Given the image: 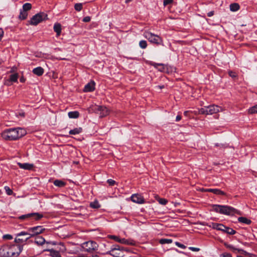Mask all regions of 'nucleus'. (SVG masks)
<instances>
[{
	"label": "nucleus",
	"mask_w": 257,
	"mask_h": 257,
	"mask_svg": "<svg viewBox=\"0 0 257 257\" xmlns=\"http://www.w3.org/2000/svg\"><path fill=\"white\" fill-rule=\"evenodd\" d=\"M213 209L217 213L228 215L237 213V210L235 208L226 205H214Z\"/></svg>",
	"instance_id": "1"
},
{
	"label": "nucleus",
	"mask_w": 257,
	"mask_h": 257,
	"mask_svg": "<svg viewBox=\"0 0 257 257\" xmlns=\"http://www.w3.org/2000/svg\"><path fill=\"white\" fill-rule=\"evenodd\" d=\"M16 248L15 245L7 244L0 249V253L3 257H14Z\"/></svg>",
	"instance_id": "2"
},
{
	"label": "nucleus",
	"mask_w": 257,
	"mask_h": 257,
	"mask_svg": "<svg viewBox=\"0 0 257 257\" xmlns=\"http://www.w3.org/2000/svg\"><path fill=\"white\" fill-rule=\"evenodd\" d=\"M144 36L151 43L157 45H163V40L158 35H155L149 32H145Z\"/></svg>",
	"instance_id": "3"
},
{
	"label": "nucleus",
	"mask_w": 257,
	"mask_h": 257,
	"mask_svg": "<svg viewBox=\"0 0 257 257\" xmlns=\"http://www.w3.org/2000/svg\"><path fill=\"white\" fill-rule=\"evenodd\" d=\"M91 110L100 115V117H104L109 113L108 109L104 106L92 105L89 108V111Z\"/></svg>",
	"instance_id": "4"
},
{
	"label": "nucleus",
	"mask_w": 257,
	"mask_h": 257,
	"mask_svg": "<svg viewBox=\"0 0 257 257\" xmlns=\"http://www.w3.org/2000/svg\"><path fill=\"white\" fill-rule=\"evenodd\" d=\"M2 137L6 140L14 141L16 140V128H12L5 130L2 133Z\"/></svg>",
	"instance_id": "5"
},
{
	"label": "nucleus",
	"mask_w": 257,
	"mask_h": 257,
	"mask_svg": "<svg viewBox=\"0 0 257 257\" xmlns=\"http://www.w3.org/2000/svg\"><path fill=\"white\" fill-rule=\"evenodd\" d=\"M45 230V228H43L41 226H37L33 227H31L29 229V233L25 232H21L20 233L17 234V236L21 235H30L31 237L35 235L41 233Z\"/></svg>",
	"instance_id": "6"
},
{
	"label": "nucleus",
	"mask_w": 257,
	"mask_h": 257,
	"mask_svg": "<svg viewBox=\"0 0 257 257\" xmlns=\"http://www.w3.org/2000/svg\"><path fill=\"white\" fill-rule=\"evenodd\" d=\"M125 250L124 247L119 245L115 244L111 246L110 250L107 253L114 257H121L122 256L123 251Z\"/></svg>",
	"instance_id": "7"
},
{
	"label": "nucleus",
	"mask_w": 257,
	"mask_h": 257,
	"mask_svg": "<svg viewBox=\"0 0 257 257\" xmlns=\"http://www.w3.org/2000/svg\"><path fill=\"white\" fill-rule=\"evenodd\" d=\"M47 15L44 13H38L32 17L29 21L30 25L36 26L40 22L47 19Z\"/></svg>",
	"instance_id": "8"
},
{
	"label": "nucleus",
	"mask_w": 257,
	"mask_h": 257,
	"mask_svg": "<svg viewBox=\"0 0 257 257\" xmlns=\"http://www.w3.org/2000/svg\"><path fill=\"white\" fill-rule=\"evenodd\" d=\"M81 246L84 251L92 252L97 249L98 244L95 241L90 240L82 243Z\"/></svg>",
	"instance_id": "9"
},
{
	"label": "nucleus",
	"mask_w": 257,
	"mask_h": 257,
	"mask_svg": "<svg viewBox=\"0 0 257 257\" xmlns=\"http://www.w3.org/2000/svg\"><path fill=\"white\" fill-rule=\"evenodd\" d=\"M207 107L208 114H213L223 111V109L218 105L213 104Z\"/></svg>",
	"instance_id": "10"
},
{
	"label": "nucleus",
	"mask_w": 257,
	"mask_h": 257,
	"mask_svg": "<svg viewBox=\"0 0 257 257\" xmlns=\"http://www.w3.org/2000/svg\"><path fill=\"white\" fill-rule=\"evenodd\" d=\"M131 200L133 202L139 204H143L145 202L143 197L139 194H133L131 196Z\"/></svg>",
	"instance_id": "11"
},
{
	"label": "nucleus",
	"mask_w": 257,
	"mask_h": 257,
	"mask_svg": "<svg viewBox=\"0 0 257 257\" xmlns=\"http://www.w3.org/2000/svg\"><path fill=\"white\" fill-rule=\"evenodd\" d=\"M151 65L153 66L155 68L158 69L159 71L163 72H165L166 69H167V67L162 63H151Z\"/></svg>",
	"instance_id": "12"
},
{
	"label": "nucleus",
	"mask_w": 257,
	"mask_h": 257,
	"mask_svg": "<svg viewBox=\"0 0 257 257\" xmlns=\"http://www.w3.org/2000/svg\"><path fill=\"white\" fill-rule=\"evenodd\" d=\"M95 89V82L93 81L87 83L84 87L83 91L84 92H91Z\"/></svg>",
	"instance_id": "13"
},
{
	"label": "nucleus",
	"mask_w": 257,
	"mask_h": 257,
	"mask_svg": "<svg viewBox=\"0 0 257 257\" xmlns=\"http://www.w3.org/2000/svg\"><path fill=\"white\" fill-rule=\"evenodd\" d=\"M224 245L227 248L230 249V250H231L232 251H233L234 252L237 251L238 252H240L242 253H244V254L246 253V252L244 250H243V249L236 248L235 247H234L233 245L229 244L226 242H224Z\"/></svg>",
	"instance_id": "14"
},
{
	"label": "nucleus",
	"mask_w": 257,
	"mask_h": 257,
	"mask_svg": "<svg viewBox=\"0 0 257 257\" xmlns=\"http://www.w3.org/2000/svg\"><path fill=\"white\" fill-rule=\"evenodd\" d=\"M204 191H206V192H212L216 195H226V193L224 192H223L219 189H207L204 190Z\"/></svg>",
	"instance_id": "15"
},
{
	"label": "nucleus",
	"mask_w": 257,
	"mask_h": 257,
	"mask_svg": "<svg viewBox=\"0 0 257 257\" xmlns=\"http://www.w3.org/2000/svg\"><path fill=\"white\" fill-rule=\"evenodd\" d=\"M17 164L20 166V167L22 169L30 170L33 167V165L29 164V163H18Z\"/></svg>",
	"instance_id": "16"
},
{
	"label": "nucleus",
	"mask_w": 257,
	"mask_h": 257,
	"mask_svg": "<svg viewBox=\"0 0 257 257\" xmlns=\"http://www.w3.org/2000/svg\"><path fill=\"white\" fill-rule=\"evenodd\" d=\"M26 134L27 132L25 129L22 127H17V139L24 137Z\"/></svg>",
	"instance_id": "17"
},
{
	"label": "nucleus",
	"mask_w": 257,
	"mask_h": 257,
	"mask_svg": "<svg viewBox=\"0 0 257 257\" xmlns=\"http://www.w3.org/2000/svg\"><path fill=\"white\" fill-rule=\"evenodd\" d=\"M44 70L41 67H38L33 70V72L35 75L41 76L44 73Z\"/></svg>",
	"instance_id": "18"
},
{
	"label": "nucleus",
	"mask_w": 257,
	"mask_h": 257,
	"mask_svg": "<svg viewBox=\"0 0 257 257\" xmlns=\"http://www.w3.org/2000/svg\"><path fill=\"white\" fill-rule=\"evenodd\" d=\"M209 227H211L213 229H216L218 230H223L222 228H224V225L222 224H218L216 223H211V224L208 225Z\"/></svg>",
	"instance_id": "19"
},
{
	"label": "nucleus",
	"mask_w": 257,
	"mask_h": 257,
	"mask_svg": "<svg viewBox=\"0 0 257 257\" xmlns=\"http://www.w3.org/2000/svg\"><path fill=\"white\" fill-rule=\"evenodd\" d=\"M118 242L127 245H135V241L134 240H128L125 238H120V240H118Z\"/></svg>",
	"instance_id": "20"
},
{
	"label": "nucleus",
	"mask_w": 257,
	"mask_h": 257,
	"mask_svg": "<svg viewBox=\"0 0 257 257\" xmlns=\"http://www.w3.org/2000/svg\"><path fill=\"white\" fill-rule=\"evenodd\" d=\"M223 230L221 231H223L228 234L233 235L235 234L236 231L232 228L224 226V228H222Z\"/></svg>",
	"instance_id": "21"
},
{
	"label": "nucleus",
	"mask_w": 257,
	"mask_h": 257,
	"mask_svg": "<svg viewBox=\"0 0 257 257\" xmlns=\"http://www.w3.org/2000/svg\"><path fill=\"white\" fill-rule=\"evenodd\" d=\"M35 242L38 245H42L45 242V240L42 236H38L35 238Z\"/></svg>",
	"instance_id": "22"
},
{
	"label": "nucleus",
	"mask_w": 257,
	"mask_h": 257,
	"mask_svg": "<svg viewBox=\"0 0 257 257\" xmlns=\"http://www.w3.org/2000/svg\"><path fill=\"white\" fill-rule=\"evenodd\" d=\"M43 217L42 214L39 213H30V217H33L35 220H39Z\"/></svg>",
	"instance_id": "23"
},
{
	"label": "nucleus",
	"mask_w": 257,
	"mask_h": 257,
	"mask_svg": "<svg viewBox=\"0 0 257 257\" xmlns=\"http://www.w3.org/2000/svg\"><path fill=\"white\" fill-rule=\"evenodd\" d=\"M54 30L56 33L57 36H59L61 32V26L60 24H55L54 26Z\"/></svg>",
	"instance_id": "24"
},
{
	"label": "nucleus",
	"mask_w": 257,
	"mask_h": 257,
	"mask_svg": "<svg viewBox=\"0 0 257 257\" xmlns=\"http://www.w3.org/2000/svg\"><path fill=\"white\" fill-rule=\"evenodd\" d=\"M238 221L242 223H244L246 224H250L251 222L250 219H247L244 217H239L238 218Z\"/></svg>",
	"instance_id": "25"
},
{
	"label": "nucleus",
	"mask_w": 257,
	"mask_h": 257,
	"mask_svg": "<svg viewBox=\"0 0 257 257\" xmlns=\"http://www.w3.org/2000/svg\"><path fill=\"white\" fill-rule=\"evenodd\" d=\"M28 17V12L26 11H24L23 10H20V15L19 16V19L21 20H24L27 19Z\"/></svg>",
	"instance_id": "26"
},
{
	"label": "nucleus",
	"mask_w": 257,
	"mask_h": 257,
	"mask_svg": "<svg viewBox=\"0 0 257 257\" xmlns=\"http://www.w3.org/2000/svg\"><path fill=\"white\" fill-rule=\"evenodd\" d=\"M68 116L71 118H77L79 116V113L77 111H70L68 113Z\"/></svg>",
	"instance_id": "27"
},
{
	"label": "nucleus",
	"mask_w": 257,
	"mask_h": 257,
	"mask_svg": "<svg viewBox=\"0 0 257 257\" xmlns=\"http://www.w3.org/2000/svg\"><path fill=\"white\" fill-rule=\"evenodd\" d=\"M82 131V128L80 127H76L69 131L70 135H77L81 133Z\"/></svg>",
	"instance_id": "28"
},
{
	"label": "nucleus",
	"mask_w": 257,
	"mask_h": 257,
	"mask_svg": "<svg viewBox=\"0 0 257 257\" xmlns=\"http://www.w3.org/2000/svg\"><path fill=\"white\" fill-rule=\"evenodd\" d=\"M239 5L237 3H233L230 5V10L232 12H235L239 9Z\"/></svg>",
	"instance_id": "29"
},
{
	"label": "nucleus",
	"mask_w": 257,
	"mask_h": 257,
	"mask_svg": "<svg viewBox=\"0 0 257 257\" xmlns=\"http://www.w3.org/2000/svg\"><path fill=\"white\" fill-rule=\"evenodd\" d=\"M54 184L59 187H63L65 185V183L60 180H56L54 181Z\"/></svg>",
	"instance_id": "30"
},
{
	"label": "nucleus",
	"mask_w": 257,
	"mask_h": 257,
	"mask_svg": "<svg viewBox=\"0 0 257 257\" xmlns=\"http://www.w3.org/2000/svg\"><path fill=\"white\" fill-rule=\"evenodd\" d=\"M90 206L92 208L97 209L100 207V205L98 201L95 200L90 203Z\"/></svg>",
	"instance_id": "31"
},
{
	"label": "nucleus",
	"mask_w": 257,
	"mask_h": 257,
	"mask_svg": "<svg viewBox=\"0 0 257 257\" xmlns=\"http://www.w3.org/2000/svg\"><path fill=\"white\" fill-rule=\"evenodd\" d=\"M50 255L52 257H61L59 251L51 249L50 250Z\"/></svg>",
	"instance_id": "32"
},
{
	"label": "nucleus",
	"mask_w": 257,
	"mask_h": 257,
	"mask_svg": "<svg viewBox=\"0 0 257 257\" xmlns=\"http://www.w3.org/2000/svg\"><path fill=\"white\" fill-rule=\"evenodd\" d=\"M159 242L162 244H169L172 242V239H167V238H163L159 240Z\"/></svg>",
	"instance_id": "33"
},
{
	"label": "nucleus",
	"mask_w": 257,
	"mask_h": 257,
	"mask_svg": "<svg viewBox=\"0 0 257 257\" xmlns=\"http://www.w3.org/2000/svg\"><path fill=\"white\" fill-rule=\"evenodd\" d=\"M32 8V5L30 3H26L23 6L22 10L24 11L28 12Z\"/></svg>",
	"instance_id": "34"
},
{
	"label": "nucleus",
	"mask_w": 257,
	"mask_h": 257,
	"mask_svg": "<svg viewBox=\"0 0 257 257\" xmlns=\"http://www.w3.org/2000/svg\"><path fill=\"white\" fill-rule=\"evenodd\" d=\"M248 112L250 114L257 113V104L253 106L252 107L248 109Z\"/></svg>",
	"instance_id": "35"
},
{
	"label": "nucleus",
	"mask_w": 257,
	"mask_h": 257,
	"mask_svg": "<svg viewBox=\"0 0 257 257\" xmlns=\"http://www.w3.org/2000/svg\"><path fill=\"white\" fill-rule=\"evenodd\" d=\"M207 111L208 110L207 106H204V107L201 108L200 109H199V113L202 114L208 115Z\"/></svg>",
	"instance_id": "36"
},
{
	"label": "nucleus",
	"mask_w": 257,
	"mask_h": 257,
	"mask_svg": "<svg viewBox=\"0 0 257 257\" xmlns=\"http://www.w3.org/2000/svg\"><path fill=\"white\" fill-rule=\"evenodd\" d=\"M74 9L76 11L80 12L82 9V4L77 3L74 5Z\"/></svg>",
	"instance_id": "37"
},
{
	"label": "nucleus",
	"mask_w": 257,
	"mask_h": 257,
	"mask_svg": "<svg viewBox=\"0 0 257 257\" xmlns=\"http://www.w3.org/2000/svg\"><path fill=\"white\" fill-rule=\"evenodd\" d=\"M140 47L142 49H145L147 47V43L145 40H142L139 43Z\"/></svg>",
	"instance_id": "38"
},
{
	"label": "nucleus",
	"mask_w": 257,
	"mask_h": 257,
	"mask_svg": "<svg viewBox=\"0 0 257 257\" xmlns=\"http://www.w3.org/2000/svg\"><path fill=\"white\" fill-rule=\"evenodd\" d=\"M165 66L168 67L167 69H166L165 73H171L175 70V68H173V67H171L168 65H165Z\"/></svg>",
	"instance_id": "39"
},
{
	"label": "nucleus",
	"mask_w": 257,
	"mask_h": 257,
	"mask_svg": "<svg viewBox=\"0 0 257 257\" xmlns=\"http://www.w3.org/2000/svg\"><path fill=\"white\" fill-rule=\"evenodd\" d=\"M26 236L22 238H19L17 239V243L19 242H23L27 241L29 238L31 237L30 235H26Z\"/></svg>",
	"instance_id": "40"
},
{
	"label": "nucleus",
	"mask_w": 257,
	"mask_h": 257,
	"mask_svg": "<svg viewBox=\"0 0 257 257\" xmlns=\"http://www.w3.org/2000/svg\"><path fill=\"white\" fill-rule=\"evenodd\" d=\"M108 238L113 239L118 242V240H120V238L118 236L113 235H108Z\"/></svg>",
	"instance_id": "41"
},
{
	"label": "nucleus",
	"mask_w": 257,
	"mask_h": 257,
	"mask_svg": "<svg viewBox=\"0 0 257 257\" xmlns=\"http://www.w3.org/2000/svg\"><path fill=\"white\" fill-rule=\"evenodd\" d=\"M158 202L162 205H166L168 202V200L164 198H159Z\"/></svg>",
	"instance_id": "42"
},
{
	"label": "nucleus",
	"mask_w": 257,
	"mask_h": 257,
	"mask_svg": "<svg viewBox=\"0 0 257 257\" xmlns=\"http://www.w3.org/2000/svg\"><path fill=\"white\" fill-rule=\"evenodd\" d=\"M29 218H30V213H29V214H25V215H21V216L19 217V218L20 219H22V220L27 219H28Z\"/></svg>",
	"instance_id": "43"
},
{
	"label": "nucleus",
	"mask_w": 257,
	"mask_h": 257,
	"mask_svg": "<svg viewBox=\"0 0 257 257\" xmlns=\"http://www.w3.org/2000/svg\"><path fill=\"white\" fill-rule=\"evenodd\" d=\"M25 116V113L22 110H20L19 111L18 113H17V117H22V118H24Z\"/></svg>",
	"instance_id": "44"
},
{
	"label": "nucleus",
	"mask_w": 257,
	"mask_h": 257,
	"mask_svg": "<svg viewBox=\"0 0 257 257\" xmlns=\"http://www.w3.org/2000/svg\"><path fill=\"white\" fill-rule=\"evenodd\" d=\"M10 80L12 82H16V73H14L13 74L11 75Z\"/></svg>",
	"instance_id": "45"
},
{
	"label": "nucleus",
	"mask_w": 257,
	"mask_h": 257,
	"mask_svg": "<svg viewBox=\"0 0 257 257\" xmlns=\"http://www.w3.org/2000/svg\"><path fill=\"white\" fill-rule=\"evenodd\" d=\"M5 190H6V192H7V194L9 195H10L11 194H12L13 193V191L10 188V187H8V186H6L5 187Z\"/></svg>",
	"instance_id": "46"
},
{
	"label": "nucleus",
	"mask_w": 257,
	"mask_h": 257,
	"mask_svg": "<svg viewBox=\"0 0 257 257\" xmlns=\"http://www.w3.org/2000/svg\"><path fill=\"white\" fill-rule=\"evenodd\" d=\"M3 238L4 239L11 240L13 239V236L10 234H5L3 235Z\"/></svg>",
	"instance_id": "47"
},
{
	"label": "nucleus",
	"mask_w": 257,
	"mask_h": 257,
	"mask_svg": "<svg viewBox=\"0 0 257 257\" xmlns=\"http://www.w3.org/2000/svg\"><path fill=\"white\" fill-rule=\"evenodd\" d=\"M175 244H176V245L177 246H178V247H179L180 248H183V249H185L186 248V246L185 245H184L183 244L180 243L179 242H176Z\"/></svg>",
	"instance_id": "48"
},
{
	"label": "nucleus",
	"mask_w": 257,
	"mask_h": 257,
	"mask_svg": "<svg viewBox=\"0 0 257 257\" xmlns=\"http://www.w3.org/2000/svg\"><path fill=\"white\" fill-rule=\"evenodd\" d=\"M107 182L110 186H113L115 183V181L112 179H108L107 180Z\"/></svg>",
	"instance_id": "49"
},
{
	"label": "nucleus",
	"mask_w": 257,
	"mask_h": 257,
	"mask_svg": "<svg viewBox=\"0 0 257 257\" xmlns=\"http://www.w3.org/2000/svg\"><path fill=\"white\" fill-rule=\"evenodd\" d=\"M173 2V0H164L163 3L164 6H167Z\"/></svg>",
	"instance_id": "50"
},
{
	"label": "nucleus",
	"mask_w": 257,
	"mask_h": 257,
	"mask_svg": "<svg viewBox=\"0 0 257 257\" xmlns=\"http://www.w3.org/2000/svg\"><path fill=\"white\" fill-rule=\"evenodd\" d=\"M91 18L89 16H86L84 17L83 19V21L84 22H89L90 21Z\"/></svg>",
	"instance_id": "51"
},
{
	"label": "nucleus",
	"mask_w": 257,
	"mask_h": 257,
	"mask_svg": "<svg viewBox=\"0 0 257 257\" xmlns=\"http://www.w3.org/2000/svg\"><path fill=\"white\" fill-rule=\"evenodd\" d=\"M229 75L230 77H232V78H235L236 77V74L235 72H232V71H229Z\"/></svg>",
	"instance_id": "52"
},
{
	"label": "nucleus",
	"mask_w": 257,
	"mask_h": 257,
	"mask_svg": "<svg viewBox=\"0 0 257 257\" xmlns=\"http://www.w3.org/2000/svg\"><path fill=\"white\" fill-rule=\"evenodd\" d=\"M190 250L194 251H198L199 250V248L194 247H190L189 248Z\"/></svg>",
	"instance_id": "53"
},
{
	"label": "nucleus",
	"mask_w": 257,
	"mask_h": 257,
	"mask_svg": "<svg viewBox=\"0 0 257 257\" xmlns=\"http://www.w3.org/2000/svg\"><path fill=\"white\" fill-rule=\"evenodd\" d=\"M222 257H232L231 255L228 253H224L222 254Z\"/></svg>",
	"instance_id": "54"
},
{
	"label": "nucleus",
	"mask_w": 257,
	"mask_h": 257,
	"mask_svg": "<svg viewBox=\"0 0 257 257\" xmlns=\"http://www.w3.org/2000/svg\"><path fill=\"white\" fill-rule=\"evenodd\" d=\"M214 15V12L211 11L207 13V16L209 17H212Z\"/></svg>",
	"instance_id": "55"
},
{
	"label": "nucleus",
	"mask_w": 257,
	"mask_h": 257,
	"mask_svg": "<svg viewBox=\"0 0 257 257\" xmlns=\"http://www.w3.org/2000/svg\"><path fill=\"white\" fill-rule=\"evenodd\" d=\"M181 119V115H178L177 116H176V120L177 121H178L179 120H180Z\"/></svg>",
	"instance_id": "56"
},
{
	"label": "nucleus",
	"mask_w": 257,
	"mask_h": 257,
	"mask_svg": "<svg viewBox=\"0 0 257 257\" xmlns=\"http://www.w3.org/2000/svg\"><path fill=\"white\" fill-rule=\"evenodd\" d=\"M25 80H26V79L24 78V77L23 76L21 77L20 79V81L22 83L25 82Z\"/></svg>",
	"instance_id": "57"
},
{
	"label": "nucleus",
	"mask_w": 257,
	"mask_h": 257,
	"mask_svg": "<svg viewBox=\"0 0 257 257\" xmlns=\"http://www.w3.org/2000/svg\"><path fill=\"white\" fill-rule=\"evenodd\" d=\"M22 249H23V246L19 245V252H17V254L20 253L22 251Z\"/></svg>",
	"instance_id": "58"
},
{
	"label": "nucleus",
	"mask_w": 257,
	"mask_h": 257,
	"mask_svg": "<svg viewBox=\"0 0 257 257\" xmlns=\"http://www.w3.org/2000/svg\"><path fill=\"white\" fill-rule=\"evenodd\" d=\"M3 31L1 30H0V40L2 39L3 36Z\"/></svg>",
	"instance_id": "59"
},
{
	"label": "nucleus",
	"mask_w": 257,
	"mask_h": 257,
	"mask_svg": "<svg viewBox=\"0 0 257 257\" xmlns=\"http://www.w3.org/2000/svg\"><path fill=\"white\" fill-rule=\"evenodd\" d=\"M189 112V111H184V115L186 116H188Z\"/></svg>",
	"instance_id": "60"
},
{
	"label": "nucleus",
	"mask_w": 257,
	"mask_h": 257,
	"mask_svg": "<svg viewBox=\"0 0 257 257\" xmlns=\"http://www.w3.org/2000/svg\"><path fill=\"white\" fill-rule=\"evenodd\" d=\"M157 87L159 88L160 89H162L164 88V85H159Z\"/></svg>",
	"instance_id": "61"
},
{
	"label": "nucleus",
	"mask_w": 257,
	"mask_h": 257,
	"mask_svg": "<svg viewBox=\"0 0 257 257\" xmlns=\"http://www.w3.org/2000/svg\"><path fill=\"white\" fill-rule=\"evenodd\" d=\"M132 0H125V3H129L130 2H131Z\"/></svg>",
	"instance_id": "62"
},
{
	"label": "nucleus",
	"mask_w": 257,
	"mask_h": 257,
	"mask_svg": "<svg viewBox=\"0 0 257 257\" xmlns=\"http://www.w3.org/2000/svg\"><path fill=\"white\" fill-rule=\"evenodd\" d=\"M14 242H16V238H15L14 239Z\"/></svg>",
	"instance_id": "63"
}]
</instances>
